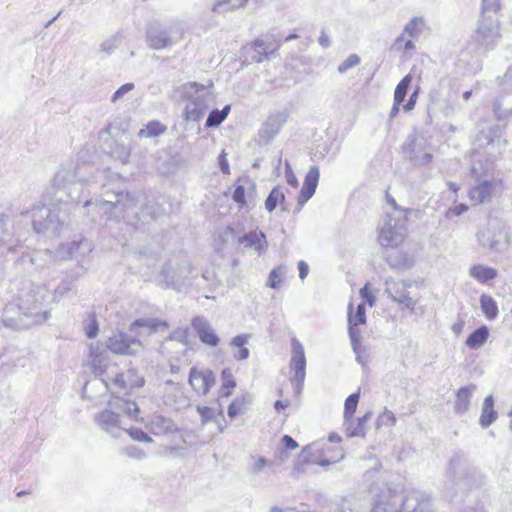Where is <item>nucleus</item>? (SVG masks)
<instances>
[{
	"label": "nucleus",
	"instance_id": "obj_1",
	"mask_svg": "<svg viewBox=\"0 0 512 512\" xmlns=\"http://www.w3.org/2000/svg\"><path fill=\"white\" fill-rule=\"evenodd\" d=\"M91 205H95L99 213L106 214L107 220L131 221L132 219L143 220L146 215L152 217L147 195L143 191L123 193L103 184L99 199L95 202L90 199L85 200L84 207Z\"/></svg>",
	"mask_w": 512,
	"mask_h": 512
},
{
	"label": "nucleus",
	"instance_id": "obj_2",
	"mask_svg": "<svg viewBox=\"0 0 512 512\" xmlns=\"http://www.w3.org/2000/svg\"><path fill=\"white\" fill-rule=\"evenodd\" d=\"M17 296L4 308L3 324L14 330L27 329L33 325L44 323L49 317V310H42L33 290V282L22 280L16 283Z\"/></svg>",
	"mask_w": 512,
	"mask_h": 512
},
{
	"label": "nucleus",
	"instance_id": "obj_3",
	"mask_svg": "<svg viewBox=\"0 0 512 512\" xmlns=\"http://www.w3.org/2000/svg\"><path fill=\"white\" fill-rule=\"evenodd\" d=\"M90 169L88 165L73 166L62 165L52 180V186L46 190L45 196L51 202L60 203H75L78 204L83 198L89 196L90 191L87 187L95 184L97 181L86 178L84 172Z\"/></svg>",
	"mask_w": 512,
	"mask_h": 512
},
{
	"label": "nucleus",
	"instance_id": "obj_4",
	"mask_svg": "<svg viewBox=\"0 0 512 512\" xmlns=\"http://www.w3.org/2000/svg\"><path fill=\"white\" fill-rule=\"evenodd\" d=\"M184 37V29L179 21L167 23L153 22L146 27V43L153 50L169 49Z\"/></svg>",
	"mask_w": 512,
	"mask_h": 512
},
{
	"label": "nucleus",
	"instance_id": "obj_5",
	"mask_svg": "<svg viewBox=\"0 0 512 512\" xmlns=\"http://www.w3.org/2000/svg\"><path fill=\"white\" fill-rule=\"evenodd\" d=\"M477 242L492 253H503L510 246V233L502 220L489 218L477 232Z\"/></svg>",
	"mask_w": 512,
	"mask_h": 512
},
{
	"label": "nucleus",
	"instance_id": "obj_6",
	"mask_svg": "<svg viewBox=\"0 0 512 512\" xmlns=\"http://www.w3.org/2000/svg\"><path fill=\"white\" fill-rule=\"evenodd\" d=\"M182 94L190 99L185 107V119L193 122L200 121L209 107V93L203 85L189 82L182 86Z\"/></svg>",
	"mask_w": 512,
	"mask_h": 512
},
{
	"label": "nucleus",
	"instance_id": "obj_7",
	"mask_svg": "<svg viewBox=\"0 0 512 512\" xmlns=\"http://www.w3.org/2000/svg\"><path fill=\"white\" fill-rule=\"evenodd\" d=\"M108 350L102 343H91L88 360L91 371L101 378L106 388H110L112 371L116 369V365L111 364Z\"/></svg>",
	"mask_w": 512,
	"mask_h": 512
},
{
	"label": "nucleus",
	"instance_id": "obj_8",
	"mask_svg": "<svg viewBox=\"0 0 512 512\" xmlns=\"http://www.w3.org/2000/svg\"><path fill=\"white\" fill-rule=\"evenodd\" d=\"M30 214L32 225L37 233L56 234L59 232L61 222L58 214L42 203H36L30 210L22 211L21 215Z\"/></svg>",
	"mask_w": 512,
	"mask_h": 512
},
{
	"label": "nucleus",
	"instance_id": "obj_9",
	"mask_svg": "<svg viewBox=\"0 0 512 512\" xmlns=\"http://www.w3.org/2000/svg\"><path fill=\"white\" fill-rule=\"evenodd\" d=\"M160 274L167 288L181 291L192 285V267L187 261L179 263L170 260L163 266Z\"/></svg>",
	"mask_w": 512,
	"mask_h": 512
},
{
	"label": "nucleus",
	"instance_id": "obj_10",
	"mask_svg": "<svg viewBox=\"0 0 512 512\" xmlns=\"http://www.w3.org/2000/svg\"><path fill=\"white\" fill-rule=\"evenodd\" d=\"M473 469H471L464 456L454 455L448 464L446 470V481L444 487L446 490H452L454 487L459 489H467L471 486L470 477Z\"/></svg>",
	"mask_w": 512,
	"mask_h": 512
},
{
	"label": "nucleus",
	"instance_id": "obj_11",
	"mask_svg": "<svg viewBox=\"0 0 512 512\" xmlns=\"http://www.w3.org/2000/svg\"><path fill=\"white\" fill-rule=\"evenodd\" d=\"M290 382L294 392L300 394L306 377V356L304 347L297 338L291 340V359L289 362Z\"/></svg>",
	"mask_w": 512,
	"mask_h": 512
},
{
	"label": "nucleus",
	"instance_id": "obj_12",
	"mask_svg": "<svg viewBox=\"0 0 512 512\" xmlns=\"http://www.w3.org/2000/svg\"><path fill=\"white\" fill-rule=\"evenodd\" d=\"M403 152L416 166H426L433 159V148L422 135L409 136L403 146Z\"/></svg>",
	"mask_w": 512,
	"mask_h": 512
},
{
	"label": "nucleus",
	"instance_id": "obj_13",
	"mask_svg": "<svg viewBox=\"0 0 512 512\" xmlns=\"http://www.w3.org/2000/svg\"><path fill=\"white\" fill-rule=\"evenodd\" d=\"M406 233L404 220L388 216L385 223L379 227L378 241L381 246L397 247L404 241Z\"/></svg>",
	"mask_w": 512,
	"mask_h": 512
},
{
	"label": "nucleus",
	"instance_id": "obj_14",
	"mask_svg": "<svg viewBox=\"0 0 512 512\" xmlns=\"http://www.w3.org/2000/svg\"><path fill=\"white\" fill-rule=\"evenodd\" d=\"M472 177L475 180V184L469 190L470 199L478 204L490 202L501 181L494 177L478 174L475 167H472Z\"/></svg>",
	"mask_w": 512,
	"mask_h": 512
},
{
	"label": "nucleus",
	"instance_id": "obj_15",
	"mask_svg": "<svg viewBox=\"0 0 512 512\" xmlns=\"http://www.w3.org/2000/svg\"><path fill=\"white\" fill-rule=\"evenodd\" d=\"M33 290L36 298L34 301L39 303L42 310H48V306L59 301L70 290L69 284L61 283L57 285L54 282L36 283L33 282Z\"/></svg>",
	"mask_w": 512,
	"mask_h": 512
},
{
	"label": "nucleus",
	"instance_id": "obj_16",
	"mask_svg": "<svg viewBox=\"0 0 512 512\" xmlns=\"http://www.w3.org/2000/svg\"><path fill=\"white\" fill-rule=\"evenodd\" d=\"M94 422L98 427L113 438H120L125 429L127 422L123 415L111 409H104L94 415Z\"/></svg>",
	"mask_w": 512,
	"mask_h": 512
},
{
	"label": "nucleus",
	"instance_id": "obj_17",
	"mask_svg": "<svg viewBox=\"0 0 512 512\" xmlns=\"http://www.w3.org/2000/svg\"><path fill=\"white\" fill-rule=\"evenodd\" d=\"M299 38L298 34H290L283 40L275 38L273 35H266L262 38L256 39L251 48V60L257 63L262 62L264 59L275 55L279 49L281 42H289L293 39Z\"/></svg>",
	"mask_w": 512,
	"mask_h": 512
},
{
	"label": "nucleus",
	"instance_id": "obj_18",
	"mask_svg": "<svg viewBox=\"0 0 512 512\" xmlns=\"http://www.w3.org/2000/svg\"><path fill=\"white\" fill-rule=\"evenodd\" d=\"M412 286V281L396 280L391 277L385 280V292L388 296L401 306L402 309H409L413 311L417 304V301L413 299L408 292V289Z\"/></svg>",
	"mask_w": 512,
	"mask_h": 512
},
{
	"label": "nucleus",
	"instance_id": "obj_19",
	"mask_svg": "<svg viewBox=\"0 0 512 512\" xmlns=\"http://www.w3.org/2000/svg\"><path fill=\"white\" fill-rule=\"evenodd\" d=\"M500 38L498 17L480 18L476 30V41L487 49H492Z\"/></svg>",
	"mask_w": 512,
	"mask_h": 512
},
{
	"label": "nucleus",
	"instance_id": "obj_20",
	"mask_svg": "<svg viewBox=\"0 0 512 512\" xmlns=\"http://www.w3.org/2000/svg\"><path fill=\"white\" fill-rule=\"evenodd\" d=\"M106 347L115 354L134 355L141 350L142 343L134 336L117 331L108 338Z\"/></svg>",
	"mask_w": 512,
	"mask_h": 512
},
{
	"label": "nucleus",
	"instance_id": "obj_21",
	"mask_svg": "<svg viewBox=\"0 0 512 512\" xmlns=\"http://www.w3.org/2000/svg\"><path fill=\"white\" fill-rule=\"evenodd\" d=\"M398 512H433L430 496L421 491H410L401 497Z\"/></svg>",
	"mask_w": 512,
	"mask_h": 512
},
{
	"label": "nucleus",
	"instance_id": "obj_22",
	"mask_svg": "<svg viewBox=\"0 0 512 512\" xmlns=\"http://www.w3.org/2000/svg\"><path fill=\"white\" fill-rule=\"evenodd\" d=\"M353 305H348V325H349V338L351 341L352 348L357 353L358 346L360 344V330L357 328L359 325L365 324L366 322V309L365 303L361 302L357 305L355 313L352 312Z\"/></svg>",
	"mask_w": 512,
	"mask_h": 512
},
{
	"label": "nucleus",
	"instance_id": "obj_23",
	"mask_svg": "<svg viewBox=\"0 0 512 512\" xmlns=\"http://www.w3.org/2000/svg\"><path fill=\"white\" fill-rule=\"evenodd\" d=\"M288 116L289 114L286 111H277L269 114L259 130L260 139L266 143L272 141L287 122Z\"/></svg>",
	"mask_w": 512,
	"mask_h": 512
},
{
	"label": "nucleus",
	"instance_id": "obj_24",
	"mask_svg": "<svg viewBox=\"0 0 512 512\" xmlns=\"http://www.w3.org/2000/svg\"><path fill=\"white\" fill-rule=\"evenodd\" d=\"M9 215L0 211V257L12 252L19 244Z\"/></svg>",
	"mask_w": 512,
	"mask_h": 512
},
{
	"label": "nucleus",
	"instance_id": "obj_25",
	"mask_svg": "<svg viewBox=\"0 0 512 512\" xmlns=\"http://www.w3.org/2000/svg\"><path fill=\"white\" fill-rule=\"evenodd\" d=\"M191 326L199 340L206 346L216 347L220 338L210 322L203 316H196L191 321Z\"/></svg>",
	"mask_w": 512,
	"mask_h": 512
},
{
	"label": "nucleus",
	"instance_id": "obj_26",
	"mask_svg": "<svg viewBox=\"0 0 512 512\" xmlns=\"http://www.w3.org/2000/svg\"><path fill=\"white\" fill-rule=\"evenodd\" d=\"M215 375L210 369L198 370L192 367L189 372V384L199 394L207 395L215 385Z\"/></svg>",
	"mask_w": 512,
	"mask_h": 512
},
{
	"label": "nucleus",
	"instance_id": "obj_27",
	"mask_svg": "<svg viewBox=\"0 0 512 512\" xmlns=\"http://www.w3.org/2000/svg\"><path fill=\"white\" fill-rule=\"evenodd\" d=\"M111 385L118 388L120 391H127L142 387L144 385V379L134 369H129L125 373H119L116 368L112 371V378L110 379V386Z\"/></svg>",
	"mask_w": 512,
	"mask_h": 512
},
{
	"label": "nucleus",
	"instance_id": "obj_28",
	"mask_svg": "<svg viewBox=\"0 0 512 512\" xmlns=\"http://www.w3.org/2000/svg\"><path fill=\"white\" fill-rule=\"evenodd\" d=\"M400 501V494L389 487H383L370 512H398Z\"/></svg>",
	"mask_w": 512,
	"mask_h": 512
},
{
	"label": "nucleus",
	"instance_id": "obj_29",
	"mask_svg": "<svg viewBox=\"0 0 512 512\" xmlns=\"http://www.w3.org/2000/svg\"><path fill=\"white\" fill-rule=\"evenodd\" d=\"M320 178V171L317 166H311L308 170L302 188L298 195V205L301 208L305 203H307L312 196L315 194L318 182Z\"/></svg>",
	"mask_w": 512,
	"mask_h": 512
},
{
	"label": "nucleus",
	"instance_id": "obj_30",
	"mask_svg": "<svg viewBox=\"0 0 512 512\" xmlns=\"http://www.w3.org/2000/svg\"><path fill=\"white\" fill-rule=\"evenodd\" d=\"M149 429L154 435L172 434L178 431L176 423L169 417L154 413L149 419Z\"/></svg>",
	"mask_w": 512,
	"mask_h": 512
},
{
	"label": "nucleus",
	"instance_id": "obj_31",
	"mask_svg": "<svg viewBox=\"0 0 512 512\" xmlns=\"http://www.w3.org/2000/svg\"><path fill=\"white\" fill-rule=\"evenodd\" d=\"M238 243L246 248H252L258 254L264 253L268 247L266 235L257 229L240 236Z\"/></svg>",
	"mask_w": 512,
	"mask_h": 512
},
{
	"label": "nucleus",
	"instance_id": "obj_32",
	"mask_svg": "<svg viewBox=\"0 0 512 512\" xmlns=\"http://www.w3.org/2000/svg\"><path fill=\"white\" fill-rule=\"evenodd\" d=\"M501 127L498 124H488L479 130L475 137V143L479 147L492 146L501 141Z\"/></svg>",
	"mask_w": 512,
	"mask_h": 512
},
{
	"label": "nucleus",
	"instance_id": "obj_33",
	"mask_svg": "<svg viewBox=\"0 0 512 512\" xmlns=\"http://www.w3.org/2000/svg\"><path fill=\"white\" fill-rule=\"evenodd\" d=\"M477 390L475 384L463 386L456 391V398L454 402V412L458 415H463L470 409L471 399Z\"/></svg>",
	"mask_w": 512,
	"mask_h": 512
},
{
	"label": "nucleus",
	"instance_id": "obj_34",
	"mask_svg": "<svg viewBox=\"0 0 512 512\" xmlns=\"http://www.w3.org/2000/svg\"><path fill=\"white\" fill-rule=\"evenodd\" d=\"M424 27L425 20L423 17H413L405 24L402 34L396 38L394 45L399 48L402 47V41H404V36L406 34L411 38L417 39L423 32Z\"/></svg>",
	"mask_w": 512,
	"mask_h": 512
},
{
	"label": "nucleus",
	"instance_id": "obj_35",
	"mask_svg": "<svg viewBox=\"0 0 512 512\" xmlns=\"http://www.w3.org/2000/svg\"><path fill=\"white\" fill-rule=\"evenodd\" d=\"M284 187L277 185L269 193L265 200V208L268 212H273L280 205L283 212H289L290 208L285 202Z\"/></svg>",
	"mask_w": 512,
	"mask_h": 512
},
{
	"label": "nucleus",
	"instance_id": "obj_36",
	"mask_svg": "<svg viewBox=\"0 0 512 512\" xmlns=\"http://www.w3.org/2000/svg\"><path fill=\"white\" fill-rule=\"evenodd\" d=\"M494 114L497 119L503 120L512 116V95L500 94L493 103Z\"/></svg>",
	"mask_w": 512,
	"mask_h": 512
},
{
	"label": "nucleus",
	"instance_id": "obj_37",
	"mask_svg": "<svg viewBox=\"0 0 512 512\" xmlns=\"http://www.w3.org/2000/svg\"><path fill=\"white\" fill-rule=\"evenodd\" d=\"M498 417L497 411L494 409V398L488 395L483 402L479 423L482 428L489 427Z\"/></svg>",
	"mask_w": 512,
	"mask_h": 512
},
{
	"label": "nucleus",
	"instance_id": "obj_38",
	"mask_svg": "<svg viewBox=\"0 0 512 512\" xmlns=\"http://www.w3.org/2000/svg\"><path fill=\"white\" fill-rule=\"evenodd\" d=\"M469 274L472 278L482 284H485L498 276V272L495 268L481 264L473 265L469 270Z\"/></svg>",
	"mask_w": 512,
	"mask_h": 512
},
{
	"label": "nucleus",
	"instance_id": "obj_39",
	"mask_svg": "<svg viewBox=\"0 0 512 512\" xmlns=\"http://www.w3.org/2000/svg\"><path fill=\"white\" fill-rule=\"evenodd\" d=\"M250 337V334H240L230 341V346L237 349V351L233 353L236 360L243 361L249 358L250 351L245 345L248 343Z\"/></svg>",
	"mask_w": 512,
	"mask_h": 512
},
{
	"label": "nucleus",
	"instance_id": "obj_40",
	"mask_svg": "<svg viewBox=\"0 0 512 512\" xmlns=\"http://www.w3.org/2000/svg\"><path fill=\"white\" fill-rule=\"evenodd\" d=\"M489 337V329L487 326L482 325L475 329L466 339V346L470 349L476 350L481 348Z\"/></svg>",
	"mask_w": 512,
	"mask_h": 512
},
{
	"label": "nucleus",
	"instance_id": "obj_41",
	"mask_svg": "<svg viewBox=\"0 0 512 512\" xmlns=\"http://www.w3.org/2000/svg\"><path fill=\"white\" fill-rule=\"evenodd\" d=\"M371 418V413L368 412L364 416L357 419L355 422L353 420V424L344 425L346 435L348 437H364L366 434V422Z\"/></svg>",
	"mask_w": 512,
	"mask_h": 512
},
{
	"label": "nucleus",
	"instance_id": "obj_42",
	"mask_svg": "<svg viewBox=\"0 0 512 512\" xmlns=\"http://www.w3.org/2000/svg\"><path fill=\"white\" fill-rule=\"evenodd\" d=\"M359 398H360L359 390L355 393H352L351 395H349L346 398L345 404H344V413H343L344 423H343V425L353 424V415L356 411V408H357V405L359 402Z\"/></svg>",
	"mask_w": 512,
	"mask_h": 512
},
{
	"label": "nucleus",
	"instance_id": "obj_43",
	"mask_svg": "<svg viewBox=\"0 0 512 512\" xmlns=\"http://www.w3.org/2000/svg\"><path fill=\"white\" fill-rule=\"evenodd\" d=\"M386 261L392 268L399 270H406L413 266V261L405 254L398 251L387 255Z\"/></svg>",
	"mask_w": 512,
	"mask_h": 512
},
{
	"label": "nucleus",
	"instance_id": "obj_44",
	"mask_svg": "<svg viewBox=\"0 0 512 512\" xmlns=\"http://www.w3.org/2000/svg\"><path fill=\"white\" fill-rule=\"evenodd\" d=\"M222 385L219 390V398L229 397L232 390L236 387V381L231 369L225 368L221 372Z\"/></svg>",
	"mask_w": 512,
	"mask_h": 512
},
{
	"label": "nucleus",
	"instance_id": "obj_45",
	"mask_svg": "<svg viewBox=\"0 0 512 512\" xmlns=\"http://www.w3.org/2000/svg\"><path fill=\"white\" fill-rule=\"evenodd\" d=\"M480 307L487 319H495L498 316L499 310L496 301L487 294L480 296Z\"/></svg>",
	"mask_w": 512,
	"mask_h": 512
},
{
	"label": "nucleus",
	"instance_id": "obj_46",
	"mask_svg": "<svg viewBox=\"0 0 512 512\" xmlns=\"http://www.w3.org/2000/svg\"><path fill=\"white\" fill-rule=\"evenodd\" d=\"M166 131V126L157 120L150 121L145 128H142L138 132V136L141 138L157 137Z\"/></svg>",
	"mask_w": 512,
	"mask_h": 512
},
{
	"label": "nucleus",
	"instance_id": "obj_47",
	"mask_svg": "<svg viewBox=\"0 0 512 512\" xmlns=\"http://www.w3.org/2000/svg\"><path fill=\"white\" fill-rule=\"evenodd\" d=\"M246 2L247 0H216L211 9L216 13H225L242 7Z\"/></svg>",
	"mask_w": 512,
	"mask_h": 512
},
{
	"label": "nucleus",
	"instance_id": "obj_48",
	"mask_svg": "<svg viewBox=\"0 0 512 512\" xmlns=\"http://www.w3.org/2000/svg\"><path fill=\"white\" fill-rule=\"evenodd\" d=\"M499 10V0H482L480 18L498 17Z\"/></svg>",
	"mask_w": 512,
	"mask_h": 512
},
{
	"label": "nucleus",
	"instance_id": "obj_49",
	"mask_svg": "<svg viewBox=\"0 0 512 512\" xmlns=\"http://www.w3.org/2000/svg\"><path fill=\"white\" fill-rule=\"evenodd\" d=\"M412 82L411 74L405 75L402 80L398 83L394 92L395 102H403L407 95L408 89Z\"/></svg>",
	"mask_w": 512,
	"mask_h": 512
},
{
	"label": "nucleus",
	"instance_id": "obj_50",
	"mask_svg": "<svg viewBox=\"0 0 512 512\" xmlns=\"http://www.w3.org/2000/svg\"><path fill=\"white\" fill-rule=\"evenodd\" d=\"M118 412L123 415L124 420L126 421V418L137 420L140 410L135 402L126 401L118 407Z\"/></svg>",
	"mask_w": 512,
	"mask_h": 512
},
{
	"label": "nucleus",
	"instance_id": "obj_51",
	"mask_svg": "<svg viewBox=\"0 0 512 512\" xmlns=\"http://www.w3.org/2000/svg\"><path fill=\"white\" fill-rule=\"evenodd\" d=\"M218 406L217 408L214 407H208V406H198L197 411L201 416V420L203 423H207L208 421L212 420L216 413H218L220 416H223V407L219 400H217Z\"/></svg>",
	"mask_w": 512,
	"mask_h": 512
},
{
	"label": "nucleus",
	"instance_id": "obj_52",
	"mask_svg": "<svg viewBox=\"0 0 512 512\" xmlns=\"http://www.w3.org/2000/svg\"><path fill=\"white\" fill-rule=\"evenodd\" d=\"M132 326L149 328L150 331L155 332L161 327H167V324L156 318H141L136 320Z\"/></svg>",
	"mask_w": 512,
	"mask_h": 512
},
{
	"label": "nucleus",
	"instance_id": "obj_53",
	"mask_svg": "<svg viewBox=\"0 0 512 512\" xmlns=\"http://www.w3.org/2000/svg\"><path fill=\"white\" fill-rule=\"evenodd\" d=\"M124 434H128L133 440L144 443H151L153 439L141 428H134L127 425Z\"/></svg>",
	"mask_w": 512,
	"mask_h": 512
},
{
	"label": "nucleus",
	"instance_id": "obj_54",
	"mask_svg": "<svg viewBox=\"0 0 512 512\" xmlns=\"http://www.w3.org/2000/svg\"><path fill=\"white\" fill-rule=\"evenodd\" d=\"M360 61V57L357 54H351L338 66L337 70L340 74H344L349 69L359 65Z\"/></svg>",
	"mask_w": 512,
	"mask_h": 512
},
{
	"label": "nucleus",
	"instance_id": "obj_55",
	"mask_svg": "<svg viewBox=\"0 0 512 512\" xmlns=\"http://www.w3.org/2000/svg\"><path fill=\"white\" fill-rule=\"evenodd\" d=\"M224 120L225 115L220 113L219 109H213L206 119L205 126L208 128L218 127Z\"/></svg>",
	"mask_w": 512,
	"mask_h": 512
},
{
	"label": "nucleus",
	"instance_id": "obj_56",
	"mask_svg": "<svg viewBox=\"0 0 512 512\" xmlns=\"http://www.w3.org/2000/svg\"><path fill=\"white\" fill-rule=\"evenodd\" d=\"M396 423V416L395 414L388 410V409H385L384 412L382 414H380L377 418V426L380 427V426H393L395 425Z\"/></svg>",
	"mask_w": 512,
	"mask_h": 512
},
{
	"label": "nucleus",
	"instance_id": "obj_57",
	"mask_svg": "<svg viewBox=\"0 0 512 512\" xmlns=\"http://www.w3.org/2000/svg\"><path fill=\"white\" fill-rule=\"evenodd\" d=\"M498 82L504 92L512 93V65L502 77L498 78Z\"/></svg>",
	"mask_w": 512,
	"mask_h": 512
},
{
	"label": "nucleus",
	"instance_id": "obj_58",
	"mask_svg": "<svg viewBox=\"0 0 512 512\" xmlns=\"http://www.w3.org/2000/svg\"><path fill=\"white\" fill-rule=\"evenodd\" d=\"M284 274V267H277L269 273L268 286L277 289L280 284V276Z\"/></svg>",
	"mask_w": 512,
	"mask_h": 512
},
{
	"label": "nucleus",
	"instance_id": "obj_59",
	"mask_svg": "<svg viewBox=\"0 0 512 512\" xmlns=\"http://www.w3.org/2000/svg\"><path fill=\"white\" fill-rule=\"evenodd\" d=\"M201 280L207 283V291L213 292L218 287V283L216 281V275L213 271H205L201 273Z\"/></svg>",
	"mask_w": 512,
	"mask_h": 512
},
{
	"label": "nucleus",
	"instance_id": "obj_60",
	"mask_svg": "<svg viewBox=\"0 0 512 512\" xmlns=\"http://www.w3.org/2000/svg\"><path fill=\"white\" fill-rule=\"evenodd\" d=\"M459 109H460V107L453 99L452 93H449L446 98V104L442 109L444 116L449 117V116L453 115Z\"/></svg>",
	"mask_w": 512,
	"mask_h": 512
},
{
	"label": "nucleus",
	"instance_id": "obj_61",
	"mask_svg": "<svg viewBox=\"0 0 512 512\" xmlns=\"http://www.w3.org/2000/svg\"><path fill=\"white\" fill-rule=\"evenodd\" d=\"M169 339L186 344L188 341V328H177L170 334Z\"/></svg>",
	"mask_w": 512,
	"mask_h": 512
},
{
	"label": "nucleus",
	"instance_id": "obj_62",
	"mask_svg": "<svg viewBox=\"0 0 512 512\" xmlns=\"http://www.w3.org/2000/svg\"><path fill=\"white\" fill-rule=\"evenodd\" d=\"M123 451H124V454L127 455L128 457H131V458H134L137 460H142L146 457V453L141 448L134 446V445L125 447Z\"/></svg>",
	"mask_w": 512,
	"mask_h": 512
},
{
	"label": "nucleus",
	"instance_id": "obj_63",
	"mask_svg": "<svg viewBox=\"0 0 512 512\" xmlns=\"http://www.w3.org/2000/svg\"><path fill=\"white\" fill-rule=\"evenodd\" d=\"M134 89L133 83H125L122 86H120L112 95V101L116 102L120 98H122L125 94L132 91Z\"/></svg>",
	"mask_w": 512,
	"mask_h": 512
},
{
	"label": "nucleus",
	"instance_id": "obj_64",
	"mask_svg": "<svg viewBox=\"0 0 512 512\" xmlns=\"http://www.w3.org/2000/svg\"><path fill=\"white\" fill-rule=\"evenodd\" d=\"M117 46H118L117 37H111L102 42L101 50L106 52L107 54H111L117 48Z\"/></svg>",
	"mask_w": 512,
	"mask_h": 512
}]
</instances>
